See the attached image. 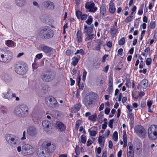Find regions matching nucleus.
Listing matches in <instances>:
<instances>
[{"instance_id":"052dcab7","label":"nucleus","mask_w":157,"mask_h":157,"mask_svg":"<svg viewBox=\"0 0 157 157\" xmlns=\"http://www.w3.org/2000/svg\"><path fill=\"white\" fill-rule=\"evenodd\" d=\"M131 82L130 79H127L126 80V82L125 83L126 86L128 87L129 85H130Z\"/></svg>"},{"instance_id":"9b49d317","label":"nucleus","mask_w":157,"mask_h":157,"mask_svg":"<svg viewBox=\"0 0 157 157\" xmlns=\"http://www.w3.org/2000/svg\"><path fill=\"white\" fill-rule=\"evenodd\" d=\"M135 132L140 137L144 138L146 134L145 129L143 126L138 125L135 129Z\"/></svg>"},{"instance_id":"603ef678","label":"nucleus","mask_w":157,"mask_h":157,"mask_svg":"<svg viewBox=\"0 0 157 157\" xmlns=\"http://www.w3.org/2000/svg\"><path fill=\"white\" fill-rule=\"evenodd\" d=\"M87 15L86 14H83L81 15L80 18L82 20H85L87 17Z\"/></svg>"},{"instance_id":"f8f14e48","label":"nucleus","mask_w":157,"mask_h":157,"mask_svg":"<svg viewBox=\"0 0 157 157\" xmlns=\"http://www.w3.org/2000/svg\"><path fill=\"white\" fill-rule=\"evenodd\" d=\"M22 149L23 151H26L27 155L32 154L34 152V149L33 147L29 144H25L23 145Z\"/></svg>"},{"instance_id":"e2e57ef3","label":"nucleus","mask_w":157,"mask_h":157,"mask_svg":"<svg viewBox=\"0 0 157 157\" xmlns=\"http://www.w3.org/2000/svg\"><path fill=\"white\" fill-rule=\"evenodd\" d=\"M43 55L42 53L38 54L36 56V57L38 59H40L42 58Z\"/></svg>"},{"instance_id":"680f3d73","label":"nucleus","mask_w":157,"mask_h":157,"mask_svg":"<svg viewBox=\"0 0 157 157\" xmlns=\"http://www.w3.org/2000/svg\"><path fill=\"white\" fill-rule=\"evenodd\" d=\"M123 140L124 142L127 143V137L126 134H124L123 136Z\"/></svg>"},{"instance_id":"423d86ee","label":"nucleus","mask_w":157,"mask_h":157,"mask_svg":"<svg viewBox=\"0 0 157 157\" xmlns=\"http://www.w3.org/2000/svg\"><path fill=\"white\" fill-rule=\"evenodd\" d=\"M5 139L10 146H13L17 145L18 138L16 136L11 134H7L5 136Z\"/></svg>"},{"instance_id":"79ce46f5","label":"nucleus","mask_w":157,"mask_h":157,"mask_svg":"<svg viewBox=\"0 0 157 157\" xmlns=\"http://www.w3.org/2000/svg\"><path fill=\"white\" fill-rule=\"evenodd\" d=\"M125 43V39L124 37L121 38L118 41V44L120 45H122Z\"/></svg>"},{"instance_id":"7ed1b4c3","label":"nucleus","mask_w":157,"mask_h":157,"mask_svg":"<svg viewBox=\"0 0 157 157\" xmlns=\"http://www.w3.org/2000/svg\"><path fill=\"white\" fill-rule=\"evenodd\" d=\"M54 34V31L48 27L42 29L39 33V36L42 39H50L53 37Z\"/></svg>"},{"instance_id":"2eb2a0df","label":"nucleus","mask_w":157,"mask_h":157,"mask_svg":"<svg viewBox=\"0 0 157 157\" xmlns=\"http://www.w3.org/2000/svg\"><path fill=\"white\" fill-rule=\"evenodd\" d=\"M20 109L22 111L21 117H26L29 113L28 107L25 104H23L20 105Z\"/></svg>"},{"instance_id":"338daca9","label":"nucleus","mask_w":157,"mask_h":157,"mask_svg":"<svg viewBox=\"0 0 157 157\" xmlns=\"http://www.w3.org/2000/svg\"><path fill=\"white\" fill-rule=\"evenodd\" d=\"M77 53H80L81 55H84V51L82 49H80L79 50H77Z\"/></svg>"},{"instance_id":"393cba45","label":"nucleus","mask_w":157,"mask_h":157,"mask_svg":"<svg viewBox=\"0 0 157 157\" xmlns=\"http://www.w3.org/2000/svg\"><path fill=\"white\" fill-rule=\"evenodd\" d=\"M20 105L19 106H17L15 109V113L18 115L20 117H21V112L22 111L20 109Z\"/></svg>"},{"instance_id":"774afa93","label":"nucleus","mask_w":157,"mask_h":157,"mask_svg":"<svg viewBox=\"0 0 157 157\" xmlns=\"http://www.w3.org/2000/svg\"><path fill=\"white\" fill-rule=\"evenodd\" d=\"M106 45L107 47L109 48H111L112 47V44L110 41H109L106 43Z\"/></svg>"},{"instance_id":"c756f323","label":"nucleus","mask_w":157,"mask_h":157,"mask_svg":"<svg viewBox=\"0 0 157 157\" xmlns=\"http://www.w3.org/2000/svg\"><path fill=\"white\" fill-rule=\"evenodd\" d=\"M116 10V9L113 7V3L110 2L109 4V11L110 13H113Z\"/></svg>"},{"instance_id":"49530a36","label":"nucleus","mask_w":157,"mask_h":157,"mask_svg":"<svg viewBox=\"0 0 157 157\" xmlns=\"http://www.w3.org/2000/svg\"><path fill=\"white\" fill-rule=\"evenodd\" d=\"M133 18L131 17V16H128L125 19V21L126 23H128L132 21Z\"/></svg>"},{"instance_id":"4d7b16f0","label":"nucleus","mask_w":157,"mask_h":157,"mask_svg":"<svg viewBox=\"0 0 157 157\" xmlns=\"http://www.w3.org/2000/svg\"><path fill=\"white\" fill-rule=\"evenodd\" d=\"M113 86L108 87V90L109 94H111L113 90Z\"/></svg>"},{"instance_id":"f3484780","label":"nucleus","mask_w":157,"mask_h":157,"mask_svg":"<svg viewBox=\"0 0 157 157\" xmlns=\"http://www.w3.org/2000/svg\"><path fill=\"white\" fill-rule=\"evenodd\" d=\"M149 86L148 81L146 79H143L137 86V88L140 89L141 88L143 89H146Z\"/></svg>"},{"instance_id":"4be33fe9","label":"nucleus","mask_w":157,"mask_h":157,"mask_svg":"<svg viewBox=\"0 0 157 157\" xmlns=\"http://www.w3.org/2000/svg\"><path fill=\"white\" fill-rule=\"evenodd\" d=\"M43 4L45 6L48 7L50 9H53L54 8V4L52 2L49 1L44 2Z\"/></svg>"},{"instance_id":"e433bc0d","label":"nucleus","mask_w":157,"mask_h":157,"mask_svg":"<svg viewBox=\"0 0 157 157\" xmlns=\"http://www.w3.org/2000/svg\"><path fill=\"white\" fill-rule=\"evenodd\" d=\"M113 29H111L110 32L112 35H113L114 36L116 33L117 32V29L115 27L114 25L112 27Z\"/></svg>"},{"instance_id":"3c124183","label":"nucleus","mask_w":157,"mask_h":157,"mask_svg":"<svg viewBox=\"0 0 157 157\" xmlns=\"http://www.w3.org/2000/svg\"><path fill=\"white\" fill-rule=\"evenodd\" d=\"M87 72L85 71V70H84V71L83 72L82 74V80L83 81H85L86 80V75L87 74Z\"/></svg>"},{"instance_id":"a211bd4d","label":"nucleus","mask_w":157,"mask_h":157,"mask_svg":"<svg viewBox=\"0 0 157 157\" xmlns=\"http://www.w3.org/2000/svg\"><path fill=\"white\" fill-rule=\"evenodd\" d=\"M56 127L61 132L64 131L66 129L65 125L63 123L60 121L56 122Z\"/></svg>"},{"instance_id":"f257e3e1","label":"nucleus","mask_w":157,"mask_h":157,"mask_svg":"<svg viewBox=\"0 0 157 157\" xmlns=\"http://www.w3.org/2000/svg\"><path fill=\"white\" fill-rule=\"evenodd\" d=\"M97 94L94 92H90L86 95L82 101L83 104L87 108L92 107L96 100Z\"/></svg>"},{"instance_id":"bb28decb","label":"nucleus","mask_w":157,"mask_h":157,"mask_svg":"<svg viewBox=\"0 0 157 157\" xmlns=\"http://www.w3.org/2000/svg\"><path fill=\"white\" fill-rule=\"evenodd\" d=\"M52 50V48L48 46H44L42 48V50L46 53H50Z\"/></svg>"},{"instance_id":"37998d69","label":"nucleus","mask_w":157,"mask_h":157,"mask_svg":"<svg viewBox=\"0 0 157 157\" xmlns=\"http://www.w3.org/2000/svg\"><path fill=\"white\" fill-rule=\"evenodd\" d=\"M82 15V12L78 10L76 11V15L78 19H80V17Z\"/></svg>"},{"instance_id":"cd10ccee","label":"nucleus","mask_w":157,"mask_h":157,"mask_svg":"<svg viewBox=\"0 0 157 157\" xmlns=\"http://www.w3.org/2000/svg\"><path fill=\"white\" fill-rule=\"evenodd\" d=\"M3 80L6 82H10L11 79L10 77L7 74H5L2 76Z\"/></svg>"},{"instance_id":"a18cd8bd","label":"nucleus","mask_w":157,"mask_h":157,"mask_svg":"<svg viewBox=\"0 0 157 157\" xmlns=\"http://www.w3.org/2000/svg\"><path fill=\"white\" fill-rule=\"evenodd\" d=\"M114 122V120L113 119L110 120L108 124L109 126L111 128H113V125Z\"/></svg>"},{"instance_id":"de8ad7c7","label":"nucleus","mask_w":157,"mask_h":157,"mask_svg":"<svg viewBox=\"0 0 157 157\" xmlns=\"http://www.w3.org/2000/svg\"><path fill=\"white\" fill-rule=\"evenodd\" d=\"M155 26V22L151 21L150 23L149 27L151 29H154Z\"/></svg>"},{"instance_id":"58836bf2","label":"nucleus","mask_w":157,"mask_h":157,"mask_svg":"<svg viewBox=\"0 0 157 157\" xmlns=\"http://www.w3.org/2000/svg\"><path fill=\"white\" fill-rule=\"evenodd\" d=\"M118 133L117 131H115L113 134V138L114 141H117L118 140Z\"/></svg>"},{"instance_id":"72a5a7b5","label":"nucleus","mask_w":157,"mask_h":157,"mask_svg":"<svg viewBox=\"0 0 157 157\" xmlns=\"http://www.w3.org/2000/svg\"><path fill=\"white\" fill-rule=\"evenodd\" d=\"M3 50L0 48V62L3 63L4 59V54L3 53Z\"/></svg>"},{"instance_id":"ea45409f","label":"nucleus","mask_w":157,"mask_h":157,"mask_svg":"<svg viewBox=\"0 0 157 157\" xmlns=\"http://www.w3.org/2000/svg\"><path fill=\"white\" fill-rule=\"evenodd\" d=\"M127 157H134V151H128V149L127 150Z\"/></svg>"},{"instance_id":"4c0bfd02","label":"nucleus","mask_w":157,"mask_h":157,"mask_svg":"<svg viewBox=\"0 0 157 157\" xmlns=\"http://www.w3.org/2000/svg\"><path fill=\"white\" fill-rule=\"evenodd\" d=\"M93 21V18L91 16H89L88 17V19L86 21V22L88 25H90Z\"/></svg>"},{"instance_id":"bf43d9fd","label":"nucleus","mask_w":157,"mask_h":157,"mask_svg":"<svg viewBox=\"0 0 157 157\" xmlns=\"http://www.w3.org/2000/svg\"><path fill=\"white\" fill-rule=\"evenodd\" d=\"M108 55L105 54L103 57L102 58V61L104 63L105 62L106 59L108 56Z\"/></svg>"},{"instance_id":"ddd939ff","label":"nucleus","mask_w":157,"mask_h":157,"mask_svg":"<svg viewBox=\"0 0 157 157\" xmlns=\"http://www.w3.org/2000/svg\"><path fill=\"white\" fill-rule=\"evenodd\" d=\"M13 58V54L9 50H6L4 54L3 63H9Z\"/></svg>"},{"instance_id":"1a4fd4ad","label":"nucleus","mask_w":157,"mask_h":157,"mask_svg":"<svg viewBox=\"0 0 157 157\" xmlns=\"http://www.w3.org/2000/svg\"><path fill=\"white\" fill-rule=\"evenodd\" d=\"M40 77L43 81L46 82H51L54 78V75L51 72L44 73L41 75Z\"/></svg>"},{"instance_id":"6e6d98bb","label":"nucleus","mask_w":157,"mask_h":157,"mask_svg":"<svg viewBox=\"0 0 157 157\" xmlns=\"http://www.w3.org/2000/svg\"><path fill=\"white\" fill-rule=\"evenodd\" d=\"M151 59L150 58H147L146 61V64L148 66L151 64Z\"/></svg>"},{"instance_id":"5701e85b","label":"nucleus","mask_w":157,"mask_h":157,"mask_svg":"<svg viewBox=\"0 0 157 157\" xmlns=\"http://www.w3.org/2000/svg\"><path fill=\"white\" fill-rule=\"evenodd\" d=\"M81 106L80 103L76 104L72 108L71 111L73 113H76L79 110Z\"/></svg>"},{"instance_id":"2f4dec72","label":"nucleus","mask_w":157,"mask_h":157,"mask_svg":"<svg viewBox=\"0 0 157 157\" xmlns=\"http://www.w3.org/2000/svg\"><path fill=\"white\" fill-rule=\"evenodd\" d=\"M72 59L73 61L71 63V64L74 66H75L78 63L79 61V59L78 58L74 57Z\"/></svg>"},{"instance_id":"39448f33","label":"nucleus","mask_w":157,"mask_h":157,"mask_svg":"<svg viewBox=\"0 0 157 157\" xmlns=\"http://www.w3.org/2000/svg\"><path fill=\"white\" fill-rule=\"evenodd\" d=\"M148 135L149 138L151 140L157 139V125L152 124L150 126L148 129Z\"/></svg>"},{"instance_id":"f704fd0d","label":"nucleus","mask_w":157,"mask_h":157,"mask_svg":"<svg viewBox=\"0 0 157 157\" xmlns=\"http://www.w3.org/2000/svg\"><path fill=\"white\" fill-rule=\"evenodd\" d=\"M88 132H89L90 135L92 136H95L97 133V131L94 130H90V129H89Z\"/></svg>"},{"instance_id":"7c9ffc66","label":"nucleus","mask_w":157,"mask_h":157,"mask_svg":"<svg viewBox=\"0 0 157 157\" xmlns=\"http://www.w3.org/2000/svg\"><path fill=\"white\" fill-rule=\"evenodd\" d=\"M137 144L138 145V147L136 148V149L137 152L139 154H140L142 151V144L141 142H140L139 141L138 142H136V144H137Z\"/></svg>"},{"instance_id":"c85d7f7f","label":"nucleus","mask_w":157,"mask_h":157,"mask_svg":"<svg viewBox=\"0 0 157 157\" xmlns=\"http://www.w3.org/2000/svg\"><path fill=\"white\" fill-rule=\"evenodd\" d=\"M15 1L16 5L19 7L22 6L25 4V0H15Z\"/></svg>"},{"instance_id":"b1692460","label":"nucleus","mask_w":157,"mask_h":157,"mask_svg":"<svg viewBox=\"0 0 157 157\" xmlns=\"http://www.w3.org/2000/svg\"><path fill=\"white\" fill-rule=\"evenodd\" d=\"M76 37L77 39V42L78 43L82 41V35L81 30H78L76 33Z\"/></svg>"},{"instance_id":"dca6fc26","label":"nucleus","mask_w":157,"mask_h":157,"mask_svg":"<svg viewBox=\"0 0 157 157\" xmlns=\"http://www.w3.org/2000/svg\"><path fill=\"white\" fill-rule=\"evenodd\" d=\"M37 133V131L35 127L31 126L29 127L27 130V135L33 137L35 136Z\"/></svg>"},{"instance_id":"473e14b6","label":"nucleus","mask_w":157,"mask_h":157,"mask_svg":"<svg viewBox=\"0 0 157 157\" xmlns=\"http://www.w3.org/2000/svg\"><path fill=\"white\" fill-rule=\"evenodd\" d=\"M6 44L8 46L13 47L15 43L11 40H8L6 42Z\"/></svg>"},{"instance_id":"8fccbe9b","label":"nucleus","mask_w":157,"mask_h":157,"mask_svg":"<svg viewBox=\"0 0 157 157\" xmlns=\"http://www.w3.org/2000/svg\"><path fill=\"white\" fill-rule=\"evenodd\" d=\"M108 86H109V87L113 86V79L112 78H109Z\"/></svg>"},{"instance_id":"864d4df0","label":"nucleus","mask_w":157,"mask_h":157,"mask_svg":"<svg viewBox=\"0 0 157 157\" xmlns=\"http://www.w3.org/2000/svg\"><path fill=\"white\" fill-rule=\"evenodd\" d=\"M0 109L2 113L5 114L6 113V109L4 106H1V107Z\"/></svg>"},{"instance_id":"0eeeda50","label":"nucleus","mask_w":157,"mask_h":157,"mask_svg":"<svg viewBox=\"0 0 157 157\" xmlns=\"http://www.w3.org/2000/svg\"><path fill=\"white\" fill-rule=\"evenodd\" d=\"M45 101L47 105L51 108H57L59 107V104L56 98L52 96L46 97Z\"/></svg>"},{"instance_id":"f03ea898","label":"nucleus","mask_w":157,"mask_h":157,"mask_svg":"<svg viewBox=\"0 0 157 157\" xmlns=\"http://www.w3.org/2000/svg\"><path fill=\"white\" fill-rule=\"evenodd\" d=\"M13 67L15 72L20 75L25 74L28 69L27 64L22 61L16 63L14 64Z\"/></svg>"},{"instance_id":"13d9d810","label":"nucleus","mask_w":157,"mask_h":157,"mask_svg":"<svg viewBox=\"0 0 157 157\" xmlns=\"http://www.w3.org/2000/svg\"><path fill=\"white\" fill-rule=\"evenodd\" d=\"M81 123V122L80 120H79L77 121L75 124L76 128H78Z\"/></svg>"},{"instance_id":"20e7f679","label":"nucleus","mask_w":157,"mask_h":157,"mask_svg":"<svg viewBox=\"0 0 157 157\" xmlns=\"http://www.w3.org/2000/svg\"><path fill=\"white\" fill-rule=\"evenodd\" d=\"M93 25L87 26L84 25L83 32L86 36L85 39L86 41L92 40L94 38V34L93 33Z\"/></svg>"},{"instance_id":"5fc2aeb1","label":"nucleus","mask_w":157,"mask_h":157,"mask_svg":"<svg viewBox=\"0 0 157 157\" xmlns=\"http://www.w3.org/2000/svg\"><path fill=\"white\" fill-rule=\"evenodd\" d=\"M75 151V153L77 155H78L79 154V147L78 145H77L76 146Z\"/></svg>"},{"instance_id":"09e8293b","label":"nucleus","mask_w":157,"mask_h":157,"mask_svg":"<svg viewBox=\"0 0 157 157\" xmlns=\"http://www.w3.org/2000/svg\"><path fill=\"white\" fill-rule=\"evenodd\" d=\"M129 145V150L128 151H134L132 147V144L131 142H129L128 143Z\"/></svg>"},{"instance_id":"0e129e2a","label":"nucleus","mask_w":157,"mask_h":157,"mask_svg":"<svg viewBox=\"0 0 157 157\" xmlns=\"http://www.w3.org/2000/svg\"><path fill=\"white\" fill-rule=\"evenodd\" d=\"M152 101L148 100L147 102V105L149 107H151V106L152 105Z\"/></svg>"},{"instance_id":"6e6552de","label":"nucleus","mask_w":157,"mask_h":157,"mask_svg":"<svg viewBox=\"0 0 157 157\" xmlns=\"http://www.w3.org/2000/svg\"><path fill=\"white\" fill-rule=\"evenodd\" d=\"M43 148L46 150V151L50 154L54 151L55 148V146L52 144L51 142L46 141L44 142L42 145Z\"/></svg>"},{"instance_id":"412c9836","label":"nucleus","mask_w":157,"mask_h":157,"mask_svg":"<svg viewBox=\"0 0 157 157\" xmlns=\"http://www.w3.org/2000/svg\"><path fill=\"white\" fill-rule=\"evenodd\" d=\"M106 12V9L105 6V4H102L100 7V14L102 17L105 16V14Z\"/></svg>"},{"instance_id":"9d476101","label":"nucleus","mask_w":157,"mask_h":157,"mask_svg":"<svg viewBox=\"0 0 157 157\" xmlns=\"http://www.w3.org/2000/svg\"><path fill=\"white\" fill-rule=\"evenodd\" d=\"M95 4L93 2H87L85 5L86 9L89 10V12L94 13L97 10V7L95 6Z\"/></svg>"},{"instance_id":"aec40b11","label":"nucleus","mask_w":157,"mask_h":157,"mask_svg":"<svg viewBox=\"0 0 157 157\" xmlns=\"http://www.w3.org/2000/svg\"><path fill=\"white\" fill-rule=\"evenodd\" d=\"M12 92L11 90H8L7 92H4L2 93L3 98L5 99H7L9 100H10L11 99V96Z\"/></svg>"},{"instance_id":"c9c22d12","label":"nucleus","mask_w":157,"mask_h":157,"mask_svg":"<svg viewBox=\"0 0 157 157\" xmlns=\"http://www.w3.org/2000/svg\"><path fill=\"white\" fill-rule=\"evenodd\" d=\"M97 115L96 114L93 115L92 116H90L88 118L89 119L92 121H95L96 120Z\"/></svg>"},{"instance_id":"69168bd1","label":"nucleus","mask_w":157,"mask_h":157,"mask_svg":"<svg viewBox=\"0 0 157 157\" xmlns=\"http://www.w3.org/2000/svg\"><path fill=\"white\" fill-rule=\"evenodd\" d=\"M110 111V109L109 108H106L105 110V113L106 114H108L109 113Z\"/></svg>"},{"instance_id":"a19ab883","label":"nucleus","mask_w":157,"mask_h":157,"mask_svg":"<svg viewBox=\"0 0 157 157\" xmlns=\"http://www.w3.org/2000/svg\"><path fill=\"white\" fill-rule=\"evenodd\" d=\"M86 137L84 135H82L81 137V141L82 143L85 144L86 143Z\"/></svg>"},{"instance_id":"4468645a","label":"nucleus","mask_w":157,"mask_h":157,"mask_svg":"<svg viewBox=\"0 0 157 157\" xmlns=\"http://www.w3.org/2000/svg\"><path fill=\"white\" fill-rule=\"evenodd\" d=\"M37 154L39 157H51V154L42 148L38 149L37 151Z\"/></svg>"},{"instance_id":"c03bdc74","label":"nucleus","mask_w":157,"mask_h":157,"mask_svg":"<svg viewBox=\"0 0 157 157\" xmlns=\"http://www.w3.org/2000/svg\"><path fill=\"white\" fill-rule=\"evenodd\" d=\"M144 7V4H142L141 6L140 7V9L139 10L138 12V14L139 15H142L143 13V9Z\"/></svg>"},{"instance_id":"a878e982","label":"nucleus","mask_w":157,"mask_h":157,"mask_svg":"<svg viewBox=\"0 0 157 157\" xmlns=\"http://www.w3.org/2000/svg\"><path fill=\"white\" fill-rule=\"evenodd\" d=\"M104 136H99L98 139V142L101 147H103L104 145L105 139Z\"/></svg>"},{"instance_id":"6ab92c4d","label":"nucleus","mask_w":157,"mask_h":157,"mask_svg":"<svg viewBox=\"0 0 157 157\" xmlns=\"http://www.w3.org/2000/svg\"><path fill=\"white\" fill-rule=\"evenodd\" d=\"M51 124L50 122L47 120H44L42 122V124L44 128V129L48 132L51 128H50V125Z\"/></svg>"}]
</instances>
